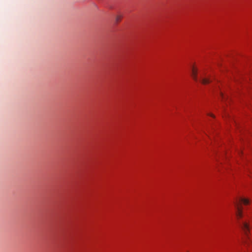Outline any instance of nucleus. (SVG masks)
<instances>
[{"label":"nucleus","instance_id":"nucleus-6","mask_svg":"<svg viewBox=\"0 0 252 252\" xmlns=\"http://www.w3.org/2000/svg\"><path fill=\"white\" fill-rule=\"evenodd\" d=\"M209 115H210L211 116L213 117H214V116L213 114H209Z\"/></svg>","mask_w":252,"mask_h":252},{"label":"nucleus","instance_id":"nucleus-3","mask_svg":"<svg viewBox=\"0 0 252 252\" xmlns=\"http://www.w3.org/2000/svg\"><path fill=\"white\" fill-rule=\"evenodd\" d=\"M237 207V211L236 212V216L237 219L239 220L243 216L242 209L239 207L237 205H236Z\"/></svg>","mask_w":252,"mask_h":252},{"label":"nucleus","instance_id":"nucleus-2","mask_svg":"<svg viewBox=\"0 0 252 252\" xmlns=\"http://www.w3.org/2000/svg\"><path fill=\"white\" fill-rule=\"evenodd\" d=\"M238 223H239L240 226L242 228V229L244 231L245 234L247 235V233H248V231L249 230L248 224L245 221H243V222L239 221Z\"/></svg>","mask_w":252,"mask_h":252},{"label":"nucleus","instance_id":"nucleus-1","mask_svg":"<svg viewBox=\"0 0 252 252\" xmlns=\"http://www.w3.org/2000/svg\"><path fill=\"white\" fill-rule=\"evenodd\" d=\"M191 70V76L195 81H199L203 85H207L211 82V79L204 76L203 73L200 74L199 79H198L197 76L198 70L194 65L192 66Z\"/></svg>","mask_w":252,"mask_h":252},{"label":"nucleus","instance_id":"nucleus-5","mask_svg":"<svg viewBox=\"0 0 252 252\" xmlns=\"http://www.w3.org/2000/svg\"><path fill=\"white\" fill-rule=\"evenodd\" d=\"M122 18V15H117L116 16V19H115L116 22H117V23L121 21Z\"/></svg>","mask_w":252,"mask_h":252},{"label":"nucleus","instance_id":"nucleus-4","mask_svg":"<svg viewBox=\"0 0 252 252\" xmlns=\"http://www.w3.org/2000/svg\"><path fill=\"white\" fill-rule=\"evenodd\" d=\"M240 201L243 202L245 205H248L250 203L249 200L246 198H241Z\"/></svg>","mask_w":252,"mask_h":252}]
</instances>
